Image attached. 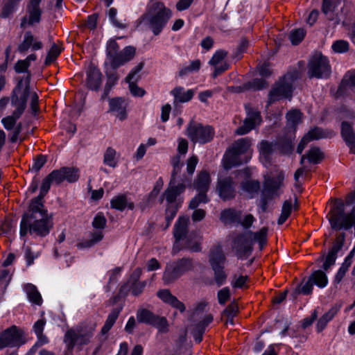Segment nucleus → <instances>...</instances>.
<instances>
[{
  "instance_id": "obj_1",
  "label": "nucleus",
  "mask_w": 355,
  "mask_h": 355,
  "mask_svg": "<svg viewBox=\"0 0 355 355\" xmlns=\"http://www.w3.org/2000/svg\"><path fill=\"white\" fill-rule=\"evenodd\" d=\"M51 180H32L28 191L33 193L40 187V194L31 200L27 211L22 216L19 230L21 237H24L28 233L35 237H45L53 228V219L48 214L42 202V198L50 189Z\"/></svg>"
},
{
  "instance_id": "obj_2",
  "label": "nucleus",
  "mask_w": 355,
  "mask_h": 355,
  "mask_svg": "<svg viewBox=\"0 0 355 355\" xmlns=\"http://www.w3.org/2000/svg\"><path fill=\"white\" fill-rule=\"evenodd\" d=\"M96 328V322L89 319L69 329L64 336V343L67 349L72 351L77 347L81 350L83 346L89 345L92 342Z\"/></svg>"
},
{
  "instance_id": "obj_3",
  "label": "nucleus",
  "mask_w": 355,
  "mask_h": 355,
  "mask_svg": "<svg viewBox=\"0 0 355 355\" xmlns=\"http://www.w3.org/2000/svg\"><path fill=\"white\" fill-rule=\"evenodd\" d=\"M268 228L262 227L259 232H246L238 235L234 239L233 248L239 258L248 257L252 251L254 242L259 243V248L262 250L267 241Z\"/></svg>"
},
{
  "instance_id": "obj_4",
  "label": "nucleus",
  "mask_w": 355,
  "mask_h": 355,
  "mask_svg": "<svg viewBox=\"0 0 355 355\" xmlns=\"http://www.w3.org/2000/svg\"><path fill=\"white\" fill-rule=\"evenodd\" d=\"M251 145L252 141L249 138H241L235 141L223 156V168L229 170L243 162H247L250 157Z\"/></svg>"
},
{
  "instance_id": "obj_5",
  "label": "nucleus",
  "mask_w": 355,
  "mask_h": 355,
  "mask_svg": "<svg viewBox=\"0 0 355 355\" xmlns=\"http://www.w3.org/2000/svg\"><path fill=\"white\" fill-rule=\"evenodd\" d=\"M171 17V10L164 3L156 2L148 12L143 16V21L155 35H158Z\"/></svg>"
},
{
  "instance_id": "obj_6",
  "label": "nucleus",
  "mask_w": 355,
  "mask_h": 355,
  "mask_svg": "<svg viewBox=\"0 0 355 355\" xmlns=\"http://www.w3.org/2000/svg\"><path fill=\"white\" fill-rule=\"evenodd\" d=\"M24 80H20L12 90L10 100L11 105L15 107L12 114L16 117H20L24 112L26 107L27 98L30 93V86L28 78L26 80L25 86L23 87Z\"/></svg>"
},
{
  "instance_id": "obj_7",
  "label": "nucleus",
  "mask_w": 355,
  "mask_h": 355,
  "mask_svg": "<svg viewBox=\"0 0 355 355\" xmlns=\"http://www.w3.org/2000/svg\"><path fill=\"white\" fill-rule=\"evenodd\" d=\"M214 130L209 125L191 121L186 130V135L193 143L205 144L212 140Z\"/></svg>"
},
{
  "instance_id": "obj_8",
  "label": "nucleus",
  "mask_w": 355,
  "mask_h": 355,
  "mask_svg": "<svg viewBox=\"0 0 355 355\" xmlns=\"http://www.w3.org/2000/svg\"><path fill=\"white\" fill-rule=\"evenodd\" d=\"M193 267L192 260L187 258L168 264L163 275V280L166 284L172 283L185 272L192 270Z\"/></svg>"
},
{
  "instance_id": "obj_9",
  "label": "nucleus",
  "mask_w": 355,
  "mask_h": 355,
  "mask_svg": "<svg viewBox=\"0 0 355 355\" xmlns=\"http://www.w3.org/2000/svg\"><path fill=\"white\" fill-rule=\"evenodd\" d=\"M295 79V76L293 73L285 75L270 91L268 95V104L283 98L291 97Z\"/></svg>"
},
{
  "instance_id": "obj_10",
  "label": "nucleus",
  "mask_w": 355,
  "mask_h": 355,
  "mask_svg": "<svg viewBox=\"0 0 355 355\" xmlns=\"http://www.w3.org/2000/svg\"><path fill=\"white\" fill-rule=\"evenodd\" d=\"M308 76L310 78H326L330 73V66L327 58L320 53H315L308 64Z\"/></svg>"
},
{
  "instance_id": "obj_11",
  "label": "nucleus",
  "mask_w": 355,
  "mask_h": 355,
  "mask_svg": "<svg viewBox=\"0 0 355 355\" xmlns=\"http://www.w3.org/2000/svg\"><path fill=\"white\" fill-rule=\"evenodd\" d=\"M323 158V154L318 148H311L306 156L303 155L301 158V164L302 166L298 168L295 173L294 178H300L302 176H307L311 168L306 166V162L309 164H318Z\"/></svg>"
},
{
  "instance_id": "obj_12",
  "label": "nucleus",
  "mask_w": 355,
  "mask_h": 355,
  "mask_svg": "<svg viewBox=\"0 0 355 355\" xmlns=\"http://www.w3.org/2000/svg\"><path fill=\"white\" fill-rule=\"evenodd\" d=\"M21 333L15 326L0 334V349L6 347L19 346L23 344Z\"/></svg>"
},
{
  "instance_id": "obj_13",
  "label": "nucleus",
  "mask_w": 355,
  "mask_h": 355,
  "mask_svg": "<svg viewBox=\"0 0 355 355\" xmlns=\"http://www.w3.org/2000/svg\"><path fill=\"white\" fill-rule=\"evenodd\" d=\"M193 184L198 194L191 200L189 203L191 209L196 208L200 203L208 202L209 200L205 193L209 187L210 179H196Z\"/></svg>"
},
{
  "instance_id": "obj_14",
  "label": "nucleus",
  "mask_w": 355,
  "mask_h": 355,
  "mask_svg": "<svg viewBox=\"0 0 355 355\" xmlns=\"http://www.w3.org/2000/svg\"><path fill=\"white\" fill-rule=\"evenodd\" d=\"M227 52L225 50L216 51L209 61V64L214 67L213 77L216 78L230 67L229 64L225 61Z\"/></svg>"
},
{
  "instance_id": "obj_15",
  "label": "nucleus",
  "mask_w": 355,
  "mask_h": 355,
  "mask_svg": "<svg viewBox=\"0 0 355 355\" xmlns=\"http://www.w3.org/2000/svg\"><path fill=\"white\" fill-rule=\"evenodd\" d=\"M261 123V118L259 112L255 110H248L247 116L243 124L236 130V134L243 135L248 133L252 129L259 125Z\"/></svg>"
},
{
  "instance_id": "obj_16",
  "label": "nucleus",
  "mask_w": 355,
  "mask_h": 355,
  "mask_svg": "<svg viewBox=\"0 0 355 355\" xmlns=\"http://www.w3.org/2000/svg\"><path fill=\"white\" fill-rule=\"evenodd\" d=\"M42 0H30L27 6L28 17H24L21 20V26H24L27 22L29 25L33 26L37 24L41 20L42 10L40 4Z\"/></svg>"
},
{
  "instance_id": "obj_17",
  "label": "nucleus",
  "mask_w": 355,
  "mask_h": 355,
  "mask_svg": "<svg viewBox=\"0 0 355 355\" xmlns=\"http://www.w3.org/2000/svg\"><path fill=\"white\" fill-rule=\"evenodd\" d=\"M143 67L144 64L142 62L139 63L131 70L125 78V81L129 84V88L131 94L135 96H143L145 94L144 90L135 83V81L138 80L139 77V73L141 71Z\"/></svg>"
},
{
  "instance_id": "obj_18",
  "label": "nucleus",
  "mask_w": 355,
  "mask_h": 355,
  "mask_svg": "<svg viewBox=\"0 0 355 355\" xmlns=\"http://www.w3.org/2000/svg\"><path fill=\"white\" fill-rule=\"evenodd\" d=\"M135 55V49L132 46H126L109 62L110 67L116 69L131 60Z\"/></svg>"
},
{
  "instance_id": "obj_19",
  "label": "nucleus",
  "mask_w": 355,
  "mask_h": 355,
  "mask_svg": "<svg viewBox=\"0 0 355 355\" xmlns=\"http://www.w3.org/2000/svg\"><path fill=\"white\" fill-rule=\"evenodd\" d=\"M340 2L338 0H323L322 10L326 17L338 24L340 17L338 12V7Z\"/></svg>"
},
{
  "instance_id": "obj_20",
  "label": "nucleus",
  "mask_w": 355,
  "mask_h": 355,
  "mask_svg": "<svg viewBox=\"0 0 355 355\" xmlns=\"http://www.w3.org/2000/svg\"><path fill=\"white\" fill-rule=\"evenodd\" d=\"M126 107L127 103L122 98H114L109 100V111L121 121L127 118Z\"/></svg>"
},
{
  "instance_id": "obj_21",
  "label": "nucleus",
  "mask_w": 355,
  "mask_h": 355,
  "mask_svg": "<svg viewBox=\"0 0 355 355\" xmlns=\"http://www.w3.org/2000/svg\"><path fill=\"white\" fill-rule=\"evenodd\" d=\"M189 223V218L187 216H181L175 225L173 234L175 239V243L173 248V253L175 254L180 249L178 247V241L181 240L187 232V226Z\"/></svg>"
},
{
  "instance_id": "obj_22",
  "label": "nucleus",
  "mask_w": 355,
  "mask_h": 355,
  "mask_svg": "<svg viewBox=\"0 0 355 355\" xmlns=\"http://www.w3.org/2000/svg\"><path fill=\"white\" fill-rule=\"evenodd\" d=\"M102 83V74L100 70L90 65L87 70L86 83L87 87L92 90H98Z\"/></svg>"
},
{
  "instance_id": "obj_23",
  "label": "nucleus",
  "mask_w": 355,
  "mask_h": 355,
  "mask_svg": "<svg viewBox=\"0 0 355 355\" xmlns=\"http://www.w3.org/2000/svg\"><path fill=\"white\" fill-rule=\"evenodd\" d=\"M216 190L223 200L234 197L235 190L231 179H218Z\"/></svg>"
},
{
  "instance_id": "obj_24",
  "label": "nucleus",
  "mask_w": 355,
  "mask_h": 355,
  "mask_svg": "<svg viewBox=\"0 0 355 355\" xmlns=\"http://www.w3.org/2000/svg\"><path fill=\"white\" fill-rule=\"evenodd\" d=\"M195 91L193 89H185L182 87H176L171 91V94L174 98V103H187L191 100Z\"/></svg>"
},
{
  "instance_id": "obj_25",
  "label": "nucleus",
  "mask_w": 355,
  "mask_h": 355,
  "mask_svg": "<svg viewBox=\"0 0 355 355\" xmlns=\"http://www.w3.org/2000/svg\"><path fill=\"white\" fill-rule=\"evenodd\" d=\"M184 190L182 183L176 181V179H171L169 187L165 193L166 199L168 204H175V200L178 195Z\"/></svg>"
},
{
  "instance_id": "obj_26",
  "label": "nucleus",
  "mask_w": 355,
  "mask_h": 355,
  "mask_svg": "<svg viewBox=\"0 0 355 355\" xmlns=\"http://www.w3.org/2000/svg\"><path fill=\"white\" fill-rule=\"evenodd\" d=\"M157 295L162 301L170 304L180 312L182 313L185 311L184 304L178 300L175 296L173 295L168 290H161L157 293Z\"/></svg>"
},
{
  "instance_id": "obj_27",
  "label": "nucleus",
  "mask_w": 355,
  "mask_h": 355,
  "mask_svg": "<svg viewBox=\"0 0 355 355\" xmlns=\"http://www.w3.org/2000/svg\"><path fill=\"white\" fill-rule=\"evenodd\" d=\"M42 47V43L40 41L35 40L31 32H26L22 42L18 46V51L20 53H24L30 48H31L32 50L36 51L40 49Z\"/></svg>"
},
{
  "instance_id": "obj_28",
  "label": "nucleus",
  "mask_w": 355,
  "mask_h": 355,
  "mask_svg": "<svg viewBox=\"0 0 355 355\" xmlns=\"http://www.w3.org/2000/svg\"><path fill=\"white\" fill-rule=\"evenodd\" d=\"M341 135L350 151L355 154V134L350 124L347 122L342 123Z\"/></svg>"
},
{
  "instance_id": "obj_29",
  "label": "nucleus",
  "mask_w": 355,
  "mask_h": 355,
  "mask_svg": "<svg viewBox=\"0 0 355 355\" xmlns=\"http://www.w3.org/2000/svg\"><path fill=\"white\" fill-rule=\"evenodd\" d=\"M324 137L322 130L319 128H315L311 130L300 141L297 146V152L301 154L307 145V144L314 139H319Z\"/></svg>"
},
{
  "instance_id": "obj_30",
  "label": "nucleus",
  "mask_w": 355,
  "mask_h": 355,
  "mask_svg": "<svg viewBox=\"0 0 355 355\" xmlns=\"http://www.w3.org/2000/svg\"><path fill=\"white\" fill-rule=\"evenodd\" d=\"M340 310V306L335 305L332 306L328 311L324 313L318 320L316 329L318 332L322 331L327 324L333 320Z\"/></svg>"
},
{
  "instance_id": "obj_31",
  "label": "nucleus",
  "mask_w": 355,
  "mask_h": 355,
  "mask_svg": "<svg viewBox=\"0 0 355 355\" xmlns=\"http://www.w3.org/2000/svg\"><path fill=\"white\" fill-rule=\"evenodd\" d=\"M297 199L295 197L294 199V202L293 203L291 199L286 200L282 205V212L278 218V224L282 225L290 216L292 209H297Z\"/></svg>"
},
{
  "instance_id": "obj_32",
  "label": "nucleus",
  "mask_w": 355,
  "mask_h": 355,
  "mask_svg": "<svg viewBox=\"0 0 355 355\" xmlns=\"http://www.w3.org/2000/svg\"><path fill=\"white\" fill-rule=\"evenodd\" d=\"M241 216V211L230 208L221 212L220 218L225 225H231L240 222Z\"/></svg>"
},
{
  "instance_id": "obj_33",
  "label": "nucleus",
  "mask_w": 355,
  "mask_h": 355,
  "mask_svg": "<svg viewBox=\"0 0 355 355\" xmlns=\"http://www.w3.org/2000/svg\"><path fill=\"white\" fill-rule=\"evenodd\" d=\"M259 159L265 166L270 164V159L272 152V144L263 141L259 146Z\"/></svg>"
},
{
  "instance_id": "obj_34",
  "label": "nucleus",
  "mask_w": 355,
  "mask_h": 355,
  "mask_svg": "<svg viewBox=\"0 0 355 355\" xmlns=\"http://www.w3.org/2000/svg\"><path fill=\"white\" fill-rule=\"evenodd\" d=\"M24 291L31 303L37 305L42 304V298L35 286L31 284H27L24 286Z\"/></svg>"
},
{
  "instance_id": "obj_35",
  "label": "nucleus",
  "mask_w": 355,
  "mask_h": 355,
  "mask_svg": "<svg viewBox=\"0 0 355 355\" xmlns=\"http://www.w3.org/2000/svg\"><path fill=\"white\" fill-rule=\"evenodd\" d=\"M80 175L79 171L74 167H62L59 170L53 171L47 178H76Z\"/></svg>"
},
{
  "instance_id": "obj_36",
  "label": "nucleus",
  "mask_w": 355,
  "mask_h": 355,
  "mask_svg": "<svg viewBox=\"0 0 355 355\" xmlns=\"http://www.w3.org/2000/svg\"><path fill=\"white\" fill-rule=\"evenodd\" d=\"M355 88V71H348L343 77L338 92L345 93L348 89Z\"/></svg>"
},
{
  "instance_id": "obj_37",
  "label": "nucleus",
  "mask_w": 355,
  "mask_h": 355,
  "mask_svg": "<svg viewBox=\"0 0 355 355\" xmlns=\"http://www.w3.org/2000/svg\"><path fill=\"white\" fill-rule=\"evenodd\" d=\"M157 315L146 309H139L137 312V319L140 323L151 325Z\"/></svg>"
},
{
  "instance_id": "obj_38",
  "label": "nucleus",
  "mask_w": 355,
  "mask_h": 355,
  "mask_svg": "<svg viewBox=\"0 0 355 355\" xmlns=\"http://www.w3.org/2000/svg\"><path fill=\"white\" fill-rule=\"evenodd\" d=\"M309 278L313 284L319 288H324L328 284V278L326 273L320 270L314 271Z\"/></svg>"
},
{
  "instance_id": "obj_39",
  "label": "nucleus",
  "mask_w": 355,
  "mask_h": 355,
  "mask_svg": "<svg viewBox=\"0 0 355 355\" xmlns=\"http://www.w3.org/2000/svg\"><path fill=\"white\" fill-rule=\"evenodd\" d=\"M209 262L211 268L215 266V265L223 266L222 265L225 262V257L220 248H216L211 252Z\"/></svg>"
},
{
  "instance_id": "obj_40",
  "label": "nucleus",
  "mask_w": 355,
  "mask_h": 355,
  "mask_svg": "<svg viewBox=\"0 0 355 355\" xmlns=\"http://www.w3.org/2000/svg\"><path fill=\"white\" fill-rule=\"evenodd\" d=\"M111 207L113 209L123 211L126 207L132 209L134 205L132 202L128 203L125 196H118L111 200Z\"/></svg>"
},
{
  "instance_id": "obj_41",
  "label": "nucleus",
  "mask_w": 355,
  "mask_h": 355,
  "mask_svg": "<svg viewBox=\"0 0 355 355\" xmlns=\"http://www.w3.org/2000/svg\"><path fill=\"white\" fill-rule=\"evenodd\" d=\"M121 310V308H115L108 315L106 321L101 329V333L103 334H107L112 328V327L114 325V324L116 322V320L117 319L119 315Z\"/></svg>"
},
{
  "instance_id": "obj_42",
  "label": "nucleus",
  "mask_w": 355,
  "mask_h": 355,
  "mask_svg": "<svg viewBox=\"0 0 355 355\" xmlns=\"http://www.w3.org/2000/svg\"><path fill=\"white\" fill-rule=\"evenodd\" d=\"M103 161L106 165L114 168L118 162L116 151L112 147L107 148L104 153Z\"/></svg>"
},
{
  "instance_id": "obj_43",
  "label": "nucleus",
  "mask_w": 355,
  "mask_h": 355,
  "mask_svg": "<svg viewBox=\"0 0 355 355\" xmlns=\"http://www.w3.org/2000/svg\"><path fill=\"white\" fill-rule=\"evenodd\" d=\"M302 113L297 110H291L286 115L287 125L291 128H295L302 122Z\"/></svg>"
},
{
  "instance_id": "obj_44",
  "label": "nucleus",
  "mask_w": 355,
  "mask_h": 355,
  "mask_svg": "<svg viewBox=\"0 0 355 355\" xmlns=\"http://www.w3.org/2000/svg\"><path fill=\"white\" fill-rule=\"evenodd\" d=\"M201 67V62L199 60H195L190 62L189 65L184 66L179 71L180 76H184L193 72L198 71Z\"/></svg>"
},
{
  "instance_id": "obj_45",
  "label": "nucleus",
  "mask_w": 355,
  "mask_h": 355,
  "mask_svg": "<svg viewBox=\"0 0 355 355\" xmlns=\"http://www.w3.org/2000/svg\"><path fill=\"white\" fill-rule=\"evenodd\" d=\"M200 236L198 234H190L187 239L186 248L193 252H198L200 250Z\"/></svg>"
},
{
  "instance_id": "obj_46",
  "label": "nucleus",
  "mask_w": 355,
  "mask_h": 355,
  "mask_svg": "<svg viewBox=\"0 0 355 355\" xmlns=\"http://www.w3.org/2000/svg\"><path fill=\"white\" fill-rule=\"evenodd\" d=\"M243 191L252 194L257 193L259 189V182L253 179H245L241 184Z\"/></svg>"
},
{
  "instance_id": "obj_47",
  "label": "nucleus",
  "mask_w": 355,
  "mask_h": 355,
  "mask_svg": "<svg viewBox=\"0 0 355 355\" xmlns=\"http://www.w3.org/2000/svg\"><path fill=\"white\" fill-rule=\"evenodd\" d=\"M282 186V182L279 179L275 180V179H266L265 182L266 189L272 196L279 195L278 190Z\"/></svg>"
},
{
  "instance_id": "obj_48",
  "label": "nucleus",
  "mask_w": 355,
  "mask_h": 355,
  "mask_svg": "<svg viewBox=\"0 0 355 355\" xmlns=\"http://www.w3.org/2000/svg\"><path fill=\"white\" fill-rule=\"evenodd\" d=\"M214 272V280L218 286H222L226 282L227 275L224 271L223 266H218L215 265L212 268Z\"/></svg>"
},
{
  "instance_id": "obj_49",
  "label": "nucleus",
  "mask_w": 355,
  "mask_h": 355,
  "mask_svg": "<svg viewBox=\"0 0 355 355\" xmlns=\"http://www.w3.org/2000/svg\"><path fill=\"white\" fill-rule=\"evenodd\" d=\"M151 326L157 328L159 332L162 334L168 331V322L165 317L157 315Z\"/></svg>"
},
{
  "instance_id": "obj_50",
  "label": "nucleus",
  "mask_w": 355,
  "mask_h": 355,
  "mask_svg": "<svg viewBox=\"0 0 355 355\" xmlns=\"http://www.w3.org/2000/svg\"><path fill=\"white\" fill-rule=\"evenodd\" d=\"M331 49L336 53H345L349 49V44L344 40H338L332 43Z\"/></svg>"
},
{
  "instance_id": "obj_51",
  "label": "nucleus",
  "mask_w": 355,
  "mask_h": 355,
  "mask_svg": "<svg viewBox=\"0 0 355 355\" xmlns=\"http://www.w3.org/2000/svg\"><path fill=\"white\" fill-rule=\"evenodd\" d=\"M115 69L107 68L105 73L107 77V83L105 85V90L109 91L112 87L116 84L119 80V76L114 71Z\"/></svg>"
},
{
  "instance_id": "obj_52",
  "label": "nucleus",
  "mask_w": 355,
  "mask_h": 355,
  "mask_svg": "<svg viewBox=\"0 0 355 355\" xmlns=\"http://www.w3.org/2000/svg\"><path fill=\"white\" fill-rule=\"evenodd\" d=\"M119 46L114 40H110L107 44V62H105L107 64L109 63L115 55L119 53Z\"/></svg>"
},
{
  "instance_id": "obj_53",
  "label": "nucleus",
  "mask_w": 355,
  "mask_h": 355,
  "mask_svg": "<svg viewBox=\"0 0 355 355\" xmlns=\"http://www.w3.org/2000/svg\"><path fill=\"white\" fill-rule=\"evenodd\" d=\"M305 36V31L302 28L295 29L291 31L289 38L294 45L299 44Z\"/></svg>"
},
{
  "instance_id": "obj_54",
  "label": "nucleus",
  "mask_w": 355,
  "mask_h": 355,
  "mask_svg": "<svg viewBox=\"0 0 355 355\" xmlns=\"http://www.w3.org/2000/svg\"><path fill=\"white\" fill-rule=\"evenodd\" d=\"M17 3L12 0H9L7 3H6L2 8V11L1 12V17L3 18H6L9 17L13 12L15 10Z\"/></svg>"
},
{
  "instance_id": "obj_55",
  "label": "nucleus",
  "mask_w": 355,
  "mask_h": 355,
  "mask_svg": "<svg viewBox=\"0 0 355 355\" xmlns=\"http://www.w3.org/2000/svg\"><path fill=\"white\" fill-rule=\"evenodd\" d=\"M61 53V49L56 44H53L48 52L45 60V64H49L53 62Z\"/></svg>"
},
{
  "instance_id": "obj_56",
  "label": "nucleus",
  "mask_w": 355,
  "mask_h": 355,
  "mask_svg": "<svg viewBox=\"0 0 355 355\" xmlns=\"http://www.w3.org/2000/svg\"><path fill=\"white\" fill-rule=\"evenodd\" d=\"M19 118L20 117H16L15 114H12L10 116L3 117L1 119V123L5 129H6L7 130H10L15 128L17 121Z\"/></svg>"
},
{
  "instance_id": "obj_57",
  "label": "nucleus",
  "mask_w": 355,
  "mask_h": 355,
  "mask_svg": "<svg viewBox=\"0 0 355 355\" xmlns=\"http://www.w3.org/2000/svg\"><path fill=\"white\" fill-rule=\"evenodd\" d=\"M29 64L25 60H18L15 65V70L17 73H28V76L25 80L28 78L30 81V73L28 71V68L29 67ZM26 81H24V83Z\"/></svg>"
},
{
  "instance_id": "obj_58",
  "label": "nucleus",
  "mask_w": 355,
  "mask_h": 355,
  "mask_svg": "<svg viewBox=\"0 0 355 355\" xmlns=\"http://www.w3.org/2000/svg\"><path fill=\"white\" fill-rule=\"evenodd\" d=\"M178 211V206L175 204H168L166 210V220L167 227L170 225L171 220L174 218Z\"/></svg>"
},
{
  "instance_id": "obj_59",
  "label": "nucleus",
  "mask_w": 355,
  "mask_h": 355,
  "mask_svg": "<svg viewBox=\"0 0 355 355\" xmlns=\"http://www.w3.org/2000/svg\"><path fill=\"white\" fill-rule=\"evenodd\" d=\"M350 266L343 263L340 268L338 269L337 273L335 275L334 282L336 284H340L343 280V277L345 276L347 272L349 270Z\"/></svg>"
},
{
  "instance_id": "obj_60",
  "label": "nucleus",
  "mask_w": 355,
  "mask_h": 355,
  "mask_svg": "<svg viewBox=\"0 0 355 355\" xmlns=\"http://www.w3.org/2000/svg\"><path fill=\"white\" fill-rule=\"evenodd\" d=\"M218 301L220 304H225L230 297V291L228 287L220 289L217 294Z\"/></svg>"
},
{
  "instance_id": "obj_61",
  "label": "nucleus",
  "mask_w": 355,
  "mask_h": 355,
  "mask_svg": "<svg viewBox=\"0 0 355 355\" xmlns=\"http://www.w3.org/2000/svg\"><path fill=\"white\" fill-rule=\"evenodd\" d=\"M313 283L310 278L297 288V292L304 295H309L312 293Z\"/></svg>"
},
{
  "instance_id": "obj_62",
  "label": "nucleus",
  "mask_w": 355,
  "mask_h": 355,
  "mask_svg": "<svg viewBox=\"0 0 355 355\" xmlns=\"http://www.w3.org/2000/svg\"><path fill=\"white\" fill-rule=\"evenodd\" d=\"M93 227L96 229H103L106 225V218L101 214H98L92 222Z\"/></svg>"
},
{
  "instance_id": "obj_63",
  "label": "nucleus",
  "mask_w": 355,
  "mask_h": 355,
  "mask_svg": "<svg viewBox=\"0 0 355 355\" xmlns=\"http://www.w3.org/2000/svg\"><path fill=\"white\" fill-rule=\"evenodd\" d=\"M337 252L330 250L323 263V269L327 270L329 267L335 263Z\"/></svg>"
},
{
  "instance_id": "obj_64",
  "label": "nucleus",
  "mask_w": 355,
  "mask_h": 355,
  "mask_svg": "<svg viewBox=\"0 0 355 355\" xmlns=\"http://www.w3.org/2000/svg\"><path fill=\"white\" fill-rule=\"evenodd\" d=\"M248 279V276H234L231 282V285L234 288H242Z\"/></svg>"
}]
</instances>
